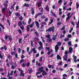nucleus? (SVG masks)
<instances>
[{"label":"nucleus","mask_w":79,"mask_h":79,"mask_svg":"<svg viewBox=\"0 0 79 79\" xmlns=\"http://www.w3.org/2000/svg\"><path fill=\"white\" fill-rule=\"evenodd\" d=\"M34 23H35V22H33L31 24L28 25L27 27L26 30L27 32H29V27L30 28L34 26Z\"/></svg>","instance_id":"nucleus-1"},{"label":"nucleus","mask_w":79,"mask_h":79,"mask_svg":"<svg viewBox=\"0 0 79 79\" xmlns=\"http://www.w3.org/2000/svg\"><path fill=\"white\" fill-rule=\"evenodd\" d=\"M55 27L53 26L51 27H49L48 29L46 30V32H52V31L53 32L55 31Z\"/></svg>","instance_id":"nucleus-2"},{"label":"nucleus","mask_w":79,"mask_h":79,"mask_svg":"<svg viewBox=\"0 0 79 79\" xmlns=\"http://www.w3.org/2000/svg\"><path fill=\"white\" fill-rule=\"evenodd\" d=\"M38 44L40 46L38 48V49L39 50H41L42 49H44V48L43 47V44L41 41H40L38 42Z\"/></svg>","instance_id":"nucleus-3"},{"label":"nucleus","mask_w":79,"mask_h":79,"mask_svg":"<svg viewBox=\"0 0 79 79\" xmlns=\"http://www.w3.org/2000/svg\"><path fill=\"white\" fill-rule=\"evenodd\" d=\"M44 69V67H41L38 68V70L40 73H42L44 70H43Z\"/></svg>","instance_id":"nucleus-4"},{"label":"nucleus","mask_w":79,"mask_h":79,"mask_svg":"<svg viewBox=\"0 0 79 79\" xmlns=\"http://www.w3.org/2000/svg\"><path fill=\"white\" fill-rule=\"evenodd\" d=\"M0 49L1 50H5V51H6L7 50V47H6V45H4L3 47L1 48Z\"/></svg>","instance_id":"nucleus-5"},{"label":"nucleus","mask_w":79,"mask_h":79,"mask_svg":"<svg viewBox=\"0 0 79 79\" xmlns=\"http://www.w3.org/2000/svg\"><path fill=\"white\" fill-rule=\"evenodd\" d=\"M55 52H57L59 50V47H58V45L57 44L55 47Z\"/></svg>","instance_id":"nucleus-6"},{"label":"nucleus","mask_w":79,"mask_h":79,"mask_svg":"<svg viewBox=\"0 0 79 79\" xmlns=\"http://www.w3.org/2000/svg\"><path fill=\"white\" fill-rule=\"evenodd\" d=\"M68 59V56L66 55H65L63 57V60L64 61H66Z\"/></svg>","instance_id":"nucleus-7"},{"label":"nucleus","mask_w":79,"mask_h":79,"mask_svg":"<svg viewBox=\"0 0 79 79\" xmlns=\"http://www.w3.org/2000/svg\"><path fill=\"white\" fill-rule=\"evenodd\" d=\"M35 24L37 27V28H39V22L37 21H36L35 22Z\"/></svg>","instance_id":"nucleus-8"},{"label":"nucleus","mask_w":79,"mask_h":79,"mask_svg":"<svg viewBox=\"0 0 79 79\" xmlns=\"http://www.w3.org/2000/svg\"><path fill=\"white\" fill-rule=\"evenodd\" d=\"M43 73H42V75L43 76H45L47 74V73L45 71H44L43 72H42Z\"/></svg>","instance_id":"nucleus-9"},{"label":"nucleus","mask_w":79,"mask_h":79,"mask_svg":"<svg viewBox=\"0 0 79 79\" xmlns=\"http://www.w3.org/2000/svg\"><path fill=\"white\" fill-rule=\"evenodd\" d=\"M31 12L32 15H34V13H35V12H34V8H31Z\"/></svg>","instance_id":"nucleus-10"},{"label":"nucleus","mask_w":79,"mask_h":79,"mask_svg":"<svg viewBox=\"0 0 79 79\" xmlns=\"http://www.w3.org/2000/svg\"><path fill=\"white\" fill-rule=\"evenodd\" d=\"M23 6V7H25V6L26 7H29V5L28 4L25 3Z\"/></svg>","instance_id":"nucleus-11"},{"label":"nucleus","mask_w":79,"mask_h":79,"mask_svg":"<svg viewBox=\"0 0 79 79\" xmlns=\"http://www.w3.org/2000/svg\"><path fill=\"white\" fill-rule=\"evenodd\" d=\"M23 24V23H22V21H20L18 23V25L19 27H21V26H22Z\"/></svg>","instance_id":"nucleus-12"},{"label":"nucleus","mask_w":79,"mask_h":79,"mask_svg":"<svg viewBox=\"0 0 79 79\" xmlns=\"http://www.w3.org/2000/svg\"><path fill=\"white\" fill-rule=\"evenodd\" d=\"M73 52V48L71 47L69 48V52L72 53Z\"/></svg>","instance_id":"nucleus-13"},{"label":"nucleus","mask_w":79,"mask_h":79,"mask_svg":"<svg viewBox=\"0 0 79 79\" xmlns=\"http://www.w3.org/2000/svg\"><path fill=\"white\" fill-rule=\"evenodd\" d=\"M45 9L47 10V11H49L50 8H49V6H46Z\"/></svg>","instance_id":"nucleus-14"},{"label":"nucleus","mask_w":79,"mask_h":79,"mask_svg":"<svg viewBox=\"0 0 79 79\" xmlns=\"http://www.w3.org/2000/svg\"><path fill=\"white\" fill-rule=\"evenodd\" d=\"M57 60H61V58L58 54H57Z\"/></svg>","instance_id":"nucleus-15"},{"label":"nucleus","mask_w":79,"mask_h":79,"mask_svg":"<svg viewBox=\"0 0 79 79\" xmlns=\"http://www.w3.org/2000/svg\"><path fill=\"white\" fill-rule=\"evenodd\" d=\"M15 15L16 16H17V17H18L19 16H20L21 15H20V14L19 13V12H16V13H15Z\"/></svg>","instance_id":"nucleus-16"},{"label":"nucleus","mask_w":79,"mask_h":79,"mask_svg":"<svg viewBox=\"0 0 79 79\" xmlns=\"http://www.w3.org/2000/svg\"><path fill=\"white\" fill-rule=\"evenodd\" d=\"M19 76L20 77H21L22 76H23V77H24V73H23L21 72L20 74L19 75Z\"/></svg>","instance_id":"nucleus-17"},{"label":"nucleus","mask_w":79,"mask_h":79,"mask_svg":"<svg viewBox=\"0 0 79 79\" xmlns=\"http://www.w3.org/2000/svg\"><path fill=\"white\" fill-rule=\"evenodd\" d=\"M31 21H32V19L31 18H29V20L28 21V24L29 25L31 24Z\"/></svg>","instance_id":"nucleus-18"},{"label":"nucleus","mask_w":79,"mask_h":79,"mask_svg":"<svg viewBox=\"0 0 79 79\" xmlns=\"http://www.w3.org/2000/svg\"><path fill=\"white\" fill-rule=\"evenodd\" d=\"M52 39L49 38V39H47V41L48 42H52Z\"/></svg>","instance_id":"nucleus-19"},{"label":"nucleus","mask_w":79,"mask_h":79,"mask_svg":"<svg viewBox=\"0 0 79 79\" xmlns=\"http://www.w3.org/2000/svg\"><path fill=\"white\" fill-rule=\"evenodd\" d=\"M50 21L51 22H50L49 23V24H48L49 26H50V24H51L52 23H53V19H51Z\"/></svg>","instance_id":"nucleus-20"},{"label":"nucleus","mask_w":79,"mask_h":79,"mask_svg":"<svg viewBox=\"0 0 79 79\" xmlns=\"http://www.w3.org/2000/svg\"><path fill=\"white\" fill-rule=\"evenodd\" d=\"M4 7H5L6 9H7V7H8V4L6 3H4Z\"/></svg>","instance_id":"nucleus-21"},{"label":"nucleus","mask_w":79,"mask_h":79,"mask_svg":"<svg viewBox=\"0 0 79 79\" xmlns=\"http://www.w3.org/2000/svg\"><path fill=\"white\" fill-rule=\"evenodd\" d=\"M11 36H8V38L9 39V40L10 41H11L12 40H13V39H12V38L11 37Z\"/></svg>","instance_id":"nucleus-22"},{"label":"nucleus","mask_w":79,"mask_h":79,"mask_svg":"<svg viewBox=\"0 0 79 79\" xmlns=\"http://www.w3.org/2000/svg\"><path fill=\"white\" fill-rule=\"evenodd\" d=\"M52 39L54 41L56 40V36L55 35H53V37H52Z\"/></svg>","instance_id":"nucleus-23"},{"label":"nucleus","mask_w":79,"mask_h":79,"mask_svg":"<svg viewBox=\"0 0 79 79\" xmlns=\"http://www.w3.org/2000/svg\"><path fill=\"white\" fill-rule=\"evenodd\" d=\"M77 29L79 28V19H78V21L77 23V26L76 27Z\"/></svg>","instance_id":"nucleus-24"},{"label":"nucleus","mask_w":79,"mask_h":79,"mask_svg":"<svg viewBox=\"0 0 79 79\" xmlns=\"http://www.w3.org/2000/svg\"><path fill=\"white\" fill-rule=\"evenodd\" d=\"M62 61H60L58 63V66H61L62 65Z\"/></svg>","instance_id":"nucleus-25"},{"label":"nucleus","mask_w":79,"mask_h":79,"mask_svg":"<svg viewBox=\"0 0 79 79\" xmlns=\"http://www.w3.org/2000/svg\"><path fill=\"white\" fill-rule=\"evenodd\" d=\"M51 13H52V14L55 17H56H56H57V16H56V15L55 14V13H54L52 12H51Z\"/></svg>","instance_id":"nucleus-26"},{"label":"nucleus","mask_w":79,"mask_h":79,"mask_svg":"<svg viewBox=\"0 0 79 79\" xmlns=\"http://www.w3.org/2000/svg\"><path fill=\"white\" fill-rule=\"evenodd\" d=\"M69 40V39L68 38L64 39V41H65V42H68Z\"/></svg>","instance_id":"nucleus-27"},{"label":"nucleus","mask_w":79,"mask_h":79,"mask_svg":"<svg viewBox=\"0 0 79 79\" xmlns=\"http://www.w3.org/2000/svg\"><path fill=\"white\" fill-rule=\"evenodd\" d=\"M32 68H30L29 69V74H31V73L32 72Z\"/></svg>","instance_id":"nucleus-28"},{"label":"nucleus","mask_w":79,"mask_h":79,"mask_svg":"<svg viewBox=\"0 0 79 79\" xmlns=\"http://www.w3.org/2000/svg\"><path fill=\"white\" fill-rule=\"evenodd\" d=\"M68 45H69V46H71L72 45V44L71 43V42L69 41L68 42Z\"/></svg>","instance_id":"nucleus-29"},{"label":"nucleus","mask_w":79,"mask_h":79,"mask_svg":"<svg viewBox=\"0 0 79 79\" xmlns=\"http://www.w3.org/2000/svg\"><path fill=\"white\" fill-rule=\"evenodd\" d=\"M42 5V3L40 2H39L38 4V7H40V5Z\"/></svg>","instance_id":"nucleus-30"},{"label":"nucleus","mask_w":79,"mask_h":79,"mask_svg":"<svg viewBox=\"0 0 79 79\" xmlns=\"http://www.w3.org/2000/svg\"><path fill=\"white\" fill-rule=\"evenodd\" d=\"M0 26L2 27L3 29H5V28L4 27V26L2 25V23L0 24Z\"/></svg>","instance_id":"nucleus-31"},{"label":"nucleus","mask_w":79,"mask_h":79,"mask_svg":"<svg viewBox=\"0 0 79 79\" xmlns=\"http://www.w3.org/2000/svg\"><path fill=\"white\" fill-rule=\"evenodd\" d=\"M76 6L77 8V10H78V8H79V5L78 4L77 2L76 3Z\"/></svg>","instance_id":"nucleus-32"},{"label":"nucleus","mask_w":79,"mask_h":79,"mask_svg":"<svg viewBox=\"0 0 79 79\" xmlns=\"http://www.w3.org/2000/svg\"><path fill=\"white\" fill-rule=\"evenodd\" d=\"M37 77L38 78H41V77H43V76H42V75H41L39 76H37Z\"/></svg>","instance_id":"nucleus-33"},{"label":"nucleus","mask_w":79,"mask_h":79,"mask_svg":"<svg viewBox=\"0 0 79 79\" xmlns=\"http://www.w3.org/2000/svg\"><path fill=\"white\" fill-rule=\"evenodd\" d=\"M18 31L19 33V34H22V31H21V30H20V29L18 30Z\"/></svg>","instance_id":"nucleus-34"},{"label":"nucleus","mask_w":79,"mask_h":79,"mask_svg":"<svg viewBox=\"0 0 79 79\" xmlns=\"http://www.w3.org/2000/svg\"><path fill=\"white\" fill-rule=\"evenodd\" d=\"M67 37H68V38H71L72 36H71V34H68L67 35Z\"/></svg>","instance_id":"nucleus-35"},{"label":"nucleus","mask_w":79,"mask_h":79,"mask_svg":"<svg viewBox=\"0 0 79 79\" xmlns=\"http://www.w3.org/2000/svg\"><path fill=\"white\" fill-rule=\"evenodd\" d=\"M27 52H28V55H30L31 53H32V50H31L30 51H28Z\"/></svg>","instance_id":"nucleus-36"},{"label":"nucleus","mask_w":79,"mask_h":79,"mask_svg":"<svg viewBox=\"0 0 79 79\" xmlns=\"http://www.w3.org/2000/svg\"><path fill=\"white\" fill-rule=\"evenodd\" d=\"M18 51L19 52V53H21V48H18Z\"/></svg>","instance_id":"nucleus-37"},{"label":"nucleus","mask_w":79,"mask_h":79,"mask_svg":"<svg viewBox=\"0 0 79 79\" xmlns=\"http://www.w3.org/2000/svg\"><path fill=\"white\" fill-rule=\"evenodd\" d=\"M52 52H53V50H51L50 51L48 52V55H49Z\"/></svg>","instance_id":"nucleus-38"},{"label":"nucleus","mask_w":79,"mask_h":79,"mask_svg":"<svg viewBox=\"0 0 79 79\" xmlns=\"http://www.w3.org/2000/svg\"><path fill=\"white\" fill-rule=\"evenodd\" d=\"M35 34H36V35L37 37H39V34H38V33L37 31H35Z\"/></svg>","instance_id":"nucleus-39"},{"label":"nucleus","mask_w":79,"mask_h":79,"mask_svg":"<svg viewBox=\"0 0 79 79\" xmlns=\"http://www.w3.org/2000/svg\"><path fill=\"white\" fill-rule=\"evenodd\" d=\"M18 70L19 71H20L21 72H24V71L22 70L21 69L19 68H18Z\"/></svg>","instance_id":"nucleus-40"},{"label":"nucleus","mask_w":79,"mask_h":79,"mask_svg":"<svg viewBox=\"0 0 79 79\" xmlns=\"http://www.w3.org/2000/svg\"><path fill=\"white\" fill-rule=\"evenodd\" d=\"M22 40V39L20 38L19 40V44H21V41Z\"/></svg>","instance_id":"nucleus-41"},{"label":"nucleus","mask_w":79,"mask_h":79,"mask_svg":"<svg viewBox=\"0 0 79 79\" xmlns=\"http://www.w3.org/2000/svg\"><path fill=\"white\" fill-rule=\"evenodd\" d=\"M16 52H11V54L12 55H15V53H16Z\"/></svg>","instance_id":"nucleus-42"},{"label":"nucleus","mask_w":79,"mask_h":79,"mask_svg":"<svg viewBox=\"0 0 79 79\" xmlns=\"http://www.w3.org/2000/svg\"><path fill=\"white\" fill-rule=\"evenodd\" d=\"M24 61V59H22L20 61V63L22 64V63Z\"/></svg>","instance_id":"nucleus-43"},{"label":"nucleus","mask_w":79,"mask_h":79,"mask_svg":"<svg viewBox=\"0 0 79 79\" xmlns=\"http://www.w3.org/2000/svg\"><path fill=\"white\" fill-rule=\"evenodd\" d=\"M45 37L49 38V37H50V35H48L45 36Z\"/></svg>","instance_id":"nucleus-44"},{"label":"nucleus","mask_w":79,"mask_h":79,"mask_svg":"<svg viewBox=\"0 0 79 79\" xmlns=\"http://www.w3.org/2000/svg\"><path fill=\"white\" fill-rule=\"evenodd\" d=\"M19 9V6H16V11H18Z\"/></svg>","instance_id":"nucleus-45"},{"label":"nucleus","mask_w":79,"mask_h":79,"mask_svg":"<svg viewBox=\"0 0 79 79\" xmlns=\"http://www.w3.org/2000/svg\"><path fill=\"white\" fill-rule=\"evenodd\" d=\"M24 58H25V56L23 55V54H22L21 56V59H23Z\"/></svg>","instance_id":"nucleus-46"},{"label":"nucleus","mask_w":79,"mask_h":79,"mask_svg":"<svg viewBox=\"0 0 79 79\" xmlns=\"http://www.w3.org/2000/svg\"><path fill=\"white\" fill-rule=\"evenodd\" d=\"M7 23L9 24V26H10V20H9V19H8L7 20Z\"/></svg>","instance_id":"nucleus-47"},{"label":"nucleus","mask_w":79,"mask_h":79,"mask_svg":"<svg viewBox=\"0 0 79 79\" xmlns=\"http://www.w3.org/2000/svg\"><path fill=\"white\" fill-rule=\"evenodd\" d=\"M27 66L28 67H29V66H30V62H28L27 64Z\"/></svg>","instance_id":"nucleus-48"},{"label":"nucleus","mask_w":79,"mask_h":79,"mask_svg":"<svg viewBox=\"0 0 79 79\" xmlns=\"http://www.w3.org/2000/svg\"><path fill=\"white\" fill-rule=\"evenodd\" d=\"M70 15H71V13H69L67 15V16H68V17H69Z\"/></svg>","instance_id":"nucleus-49"},{"label":"nucleus","mask_w":79,"mask_h":79,"mask_svg":"<svg viewBox=\"0 0 79 79\" xmlns=\"http://www.w3.org/2000/svg\"><path fill=\"white\" fill-rule=\"evenodd\" d=\"M63 77H68V75L66 74H64L63 75Z\"/></svg>","instance_id":"nucleus-50"},{"label":"nucleus","mask_w":79,"mask_h":79,"mask_svg":"<svg viewBox=\"0 0 79 79\" xmlns=\"http://www.w3.org/2000/svg\"><path fill=\"white\" fill-rule=\"evenodd\" d=\"M73 28H72L69 31V33H71V32H72V31H73Z\"/></svg>","instance_id":"nucleus-51"},{"label":"nucleus","mask_w":79,"mask_h":79,"mask_svg":"<svg viewBox=\"0 0 79 79\" xmlns=\"http://www.w3.org/2000/svg\"><path fill=\"white\" fill-rule=\"evenodd\" d=\"M67 66H68V64H64V68H66Z\"/></svg>","instance_id":"nucleus-52"},{"label":"nucleus","mask_w":79,"mask_h":79,"mask_svg":"<svg viewBox=\"0 0 79 79\" xmlns=\"http://www.w3.org/2000/svg\"><path fill=\"white\" fill-rule=\"evenodd\" d=\"M19 20H21V21H22V20H23V17L22 16H21L20 17H19Z\"/></svg>","instance_id":"nucleus-53"},{"label":"nucleus","mask_w":79,"mask_h":79,"mask_svg":"<svg viewBox=\"0 0 79 79\" xmlns=\"http://www.w3.org/2000/svg\"><path fill=\"white\" fill-rule=\"evenodd\" d=\"M57 44H58L59 46H61V43L58 42Z\"/></svg>","instance_id":"nucleus-54"},{"label":"nucleus","mask_w":79,"mask_h":79,"mask_svg":"<svg viewBox=\"0 0 79 79\" xmlns=\"http://www.w3.org/2000/svg\"><path fill=\"white\" fill-rule=\"evenodd\" d=\"M40 73H41L40 72L36 73V76H37V75H38V74H40Z\"/></svg>","instance_id":"nucleus-55"},{"label":"nucleus","mask_w":79,"mask_h":79,"mask_svg":"<svg viewBox=\"0 0 79 79\" xmlns=\"http://www.w3.org/2000/svg\"><path fill=\"white\" fill-rule=\"evenodd\" d=\"M34 40H39V39L38 38H34Z\"/></svg>","instance_id":"nucleus-56"},{"label":"nucleus","mask_w":79,"mask_h":79,"mask_svg":"<svg viewBox=\"0 0 79 79\" xmlns=\"http://www.w3.org/2000/svg\"><path fill=\"white\" fill-rule=\"evenodd\" d=\"M2 12H3V13H5V8H2Z\"/></svg>","instance_id":"nucleus-57"},{"label":"nucleus","mask_w":79,"mask_h":79,"mask_svg":"<svg viewBox=\"0 0 79 79\" xmlns=\"http://www.w3.org/2000/svg\"><path fill=\"white\" fill-rule=\"evenodd\" d=\"M9 16H10V15L12 14V13H11V12L10 11V10L9 11Z\"/></svg>","instance_id":"nucleus-58"},{"label":"nucleus","mask_w":79,"mask_h":79,"mask_svg":"<svg viewBox=\"0 0 79 79\" xmlns=\"http://www.w3.org/2000/svg\"><path fill=\"white\" fill-rule=\"evenodd\" d=\"M15 58H18V53H16V54H15Z\"/></svg>","instance_id":"nucleus-59"},{"label":"nucleus","mask_w":79,"mask_h":79,"mask_svg":"<svg viewBox=\"0 0 79 79\" xmlns=\"http://www.w3.org/2000/svg\"><path fill=\"white\" fill-rule=\"evenodd\" d=\"M32 62L33 63H35V59H34L33 60H32Z\"/></svg>","instance_id":"nucleus-60"},{"label":"nucleus","mask_w":79,"mask_h":79,"mask_svg":"<svg viewBox=\"0 0 79 79\" xmlns=\"http://www.w3.org/2000/svg\"><path fill=\"white\" fill-rule=\"evenodd\" d=\"M41 18L43 19H45V17L44 15H43V16L41 17Z\"/></svg>","instance_id":"nucleus-61"},{"label":"nucleus","mask_w":79,"mask_h":79,"mask_svg":"<svg viewBox=\"0 0 79 79\" xmlns=\"http://www.w3.org/2000/svg\"><path fill=\"white\" fill-rule=\"evenodd\" d=\"M20 27V29H22V30H24V27Z\"/></svg>","instance_id":"nucleus-62"},{"label":"nucleus","mask_w":79,"mask_h":79,"mask_svg":"<svg viewBox=\"0 0 79 79\" xmlns=\"http://www.w3.org/2000/svg\"><path fill=\"white\" fill-rule=\"evenodd\" d=\"M65 29V27H63L61 28V31H63V30H64Z\"/></svg>","instance_id":"nucleus-63"},{"label":"nucleus","mask_w":79,"mask_h":79,"mask_svg":"<svg viewBox=\"0 0 79 79\" xmlns=\"http://www.w3.org/2000/svg\"><path fill=\"white\" fill-rule=\"evenodd\" d=\"M62 2V0H59L58 1V3L60 4Z\"/></svg>","instance_id":"nucleus-64"}]
</instances>
